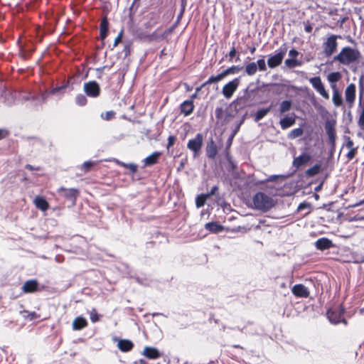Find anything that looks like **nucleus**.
Segmentation results:
<instances>
[{
  "instance_id": "4be33fe9",
  "label": "nucleus",
  "mask_w": 364,
  "mask_h": 364,
  "mask_svg": "<svg viewBox=\"0 0 364 364\" xmlns=\"http://www.w3.org/2000/svg\"><path fill=\"white\" fill-rule=\"evenodd\" d=\"M356 87L353 83L348 85L345 90V97L346 102L350 104V107L353 104L355 99Z\"/></svg>"
},
{
  "instance_id": "0eeeda50",
  "label": "nucleus",
  "mask_w": 364,
  "mask_h": 364,
  "mask_svg": "<svg viewBox=\"0 0 364 364\" xmlns=\"http://www.w3.org/2000/svg\"><path fill=\"white\" fill-rule=\"evenodd\" d=\"M240 83V77H235L232 80L226 83L222 90V94L227 99H230L237 90Z\"/></svg>"
},
{
  "instance_id": "c9c22d12",
  "label": "nucleus",
  "mask_w": 364,
  "mask_h": 364,
  "mask_svg": "<svg viewBox=\"0 0 364 364\" xmlns=\"http://www.w3.org/2000/svg\"><path fill=\"white\" fill-rule=\"evenodd\" d=\"M313 105L322 118H326L330 116L329 112L326 109L324 106L317 103L316 101L313 103Z\"/></svg>"
},
{
  "instance_id": "79ce46f5",
  "label": "nucleus",
  "mask_w": 364,
  "mask_h": 364,
  "mask_svg": "<svg viewBox=\"0 0 364 364\" xmlns=\"http://www.w3.org/2000/svg\"><path fill=\"white\" fill-rule=\"evenodd\" d=\"M341 77H342V75H341V73L336 71V72H332V73H329L327 78L330 83L334 84V83H336L337 82H338L341 80Z\"/></svg>"
},
{
  "instance_id": "bf43d9fd",
  "label": "nucleus",
  "mask_w": 364,
  "mask_h": 364,
  "mask_svg": "<svg viewBox=\"0 0 364 364\" xmlns=\"http://www.w3.org/2000/svg\"><path fill=\"white\" fill-rule=\"evenodd\" d=\"M285 176L284 175H272L269 176L264 181L265 182H276L279 178H284Z\"/></svg>"
},
{
  "instance_id": "7ed1b4c3",
  "label": "nucleus",
  "mask_w": 364,
  "mask_h": 364,
  "mask_svg": "<svg viewBox=\"0 0 364 364\" xmlns=\"http://www.w3.org/2000/svg\"><path fill=\"white\" fill-rule=\"evenodd\" d=\"M58 193L59 197L64 200V205L68 208H72L76 204L77 198L80 194V191L75 188H65L61 187L58 190Z\"/></svg>"
},
{
  "instance_id": "a18cd8bd",
  "label": "nucleus",
  "mask_w": 364,
  "mask_h": 364,
  "mask_svg": "<svg viewBox=\"0 0 364 364\" xmlns=\"http://www.w3.org/2000/svg\"><path fill=\"white\" fill-rule=\"evenodd\" d=\"M304 134V129L302 127H298L296 129H292L289 134H288V138L289 139H295L297 137H299L302 136Z\"/></svg>"
},
{
  "instance_id": "8fccbe9b",
  "label": "nucleus",
  "mask_w": 364,
  "mask_h": 364,
  "mask_svg": "<svg viewBox=\"0 0 364 364\" xmlns=\"http://www.w3.org/2000/svg\"><path fill=\"white\" fill-rule=\"evenodd\" d=\"M239 114V112L233 108L231 109L229 105L225 112V120H228L230 118L235 117Z\"/></svg>"
},
{
  "instance_id": "f03ea898",
  "label": "nucleus",
  "mask_w": 364,
  "mask_h": 364,
  "mask_svg": "<svg viewBox=\"0 0 364 364\" xmlns=\"http://www.w3.org/2000/svg\"><path fill=\"white\" fill-rule=\"evenodd\" d=\"M361 54L358 50L346 46L333 57V60L338 61L342 65H350L359 60Z\"/></svg>"
},
{
  "instance_id": "69168bd1",
  "label": "nucleus",
  "mask_w": 364,
  "mask_h": 364,
  "mask_svg": "<svg viewBox=\"0 0 364 364\" xmlns=\"http://www.w3.org/2000/svg\"><path fill=\"white\" fill-rule=\"evenodd\" d=\"M357 153V148L351 149L350 151L347 153L346 157L348 160H352L356 155Z\"/></svg>"
},
{
  "instance_id": "49530a36",
  "label": "nucleus",
  "mask_w": 364,
  "mask_h": 364,
  "mask_svg": "<svg viewBox=\"0 0 364 364\" xmlns=\"http://www.w3.org/2000/svg\"><path fill=\"white\" fill-rule=\"evenodd\" d=\"M257 70V64L255 62L250 63L245 66V73L248 75H253Z\"/></svg>"
},
{
  "instance_id": "2eb2a0df",
  "label": "nucleus",
  "mask_w": 364,
  "mask_h": 364,
  "mask_svg": "<svg viewBox=\"0 0 364 364\" xmlns=\"http://www.w3.org/2000/svg\"><path fill=\"white\" fill-rule=\"evenodd\" d=\"M292 294L298 298H308L310 292L307 287L302 284H296L291 287Z\"/></svg>"
},
{
  "instance_id": "ea45409f",
  "label": "nucleus",
  "mask_w": 364,
  "mask_h": 364,
  "mask_svg": "<svg viewBox=\"0 0 364 364\" xmlns=\"http://www.w3.org/2000/svg\"><path fill=\"white\" fill-rule=\"evenodd\" d=\"M292 107V101L290 100H284L281 102L279 107L280 113H284L289 111Z\"/></svg>"
},
{
  "instance_id": "0e129e2a",
  "label": "nucleus",
  "mask_w": 364,
  "mask_h": 364,
  "mask_svg": "<svg viewBox=\"0 0 364 364\" xmlns=\"http://www.w3.org/2000/svg\"><path fill=\"white\" fill-rule=\"evenodd\" d=\"M187 1L186 2H181V9L177 16H178V18H182L186 7Z\"/></svg>"
},
{
  "instance_id": "423d86ee",
  "label": "nucleus",
  "mask_w": 364,
  "mask_h": 364,
  "mask_svg": "<svg viewBox=\"0 0 364 364\" xmlns=\"http://www.w3.org/2000/svg\"><path fill=\"white\" fill-rule=\"evenodd\" d=\"M44 288L45 287L41 285L37 279H29L21 287V292L20 294L39 292L43 291Z\"/></svg>"
},
{
  "instance_id": "9b49d317",
  "label": "nucleus",
  "mask_w": 364,
  "mask_h": 364,
  "mask_svg": "<svg viewBox=\"0 0 364 364\" xmlns=\"http://www.w3.org/2000/svg\"><path fill=\"white\" fill-rule=\"evenodd\" d=\"M250 97L248 95H246L243 92L242 96L237 97L235 100H234L232 102L230 103V107L236 109L237 112H240L245 108L250 106L248 103V100Z\"/></svg>"
},
{
  "instance_id": "b1692460",
  "label": "nucleus",
  "mask_w": 364,
  "mask_h": 364,
  "mask_svg": "<svg viewBox=\"0 0 364 364\" xmlns=\"http://www.w3.org/2000/svg\"><path fill=\"white\" fill-rule=\"evenodd\" d=\"M272 107L273 104L271 103V105L267 107L260 108L255 114L251 113L250 116L254 115V121L255 122H258L259 121L262 120L272 110Z\"/></svg>"
},
{
  "instance_id": "4d7b16f0",
  "label": "nucleus",
  "mask_w": 364,
  "mask_h": 364,
  "mask_svg": "<svg viewBox=\"0 0 364 364\" xmlns=\"http://www.w3.org/2000/svg\"><path fill=\"white\" fill-rule=\"evenodd\" d=\"M122 53H124V58H127L131 54V43H127L124 45V48L122 50Z\"/></svg>"
},
{
  "instance_id": "5fc2aeb1",
  "label": "nucleus",
  "mask_w": 364,
  "mask_h": 364,
  "mask_svg": "<svg viewBox=\"0 0 364 364\" xmlns=\"http://www.w3.org/2000/svg\"><path fill=\"white\" fill-rule=\"evenodd\" d=\"M100 316L97 314L96 309H92L90 312V320L92 323H96L100 321Z\"/></svg>"
},
{
  "instance_id": "f8f14e48",
  "label": "nucleus",
  "mask_w": 364,
  "mask_h": 364,
  "mask_svg": "<svg viewBox=\"0 0 364 364\" xmlns=\"http://www.w3.org/2000/svg\"><path fill=\"white\" fill-rule=\"evenodd\" d=\"M15 97L13 93L9 90L4 85L0 86V104L6 106H11L14 104Z\"/></svg>"
},
{
  "instance_id": "20e7f679",
  "label": "nucleus",
  "mask_w": 364,
  "mask_h": 364,
  "mask_svg": "<svg viewBox=\"0 0 364 364\" xmlns=\"http://www.w3.org/2000/svg\"><path fill=\"white\" fill-rule=\"evenodd\" d=\"M287 48L286 44H283L279 48L275 50L274 54L268 55L267 65L270 68H274L280 65L287 53Z\"/></svg>"
},
{
  "instance_id": "473e14b6",
  "label": "nucleus",
  "mask_w": 364,
  "mask_h": 364,
  "mask_svg": "<svg viewBox=\"0 0 364 364\" xmlns=\"http://www.w3.org/2000/svg\"><path fill=\"white\" fill-rule=\"evenodd\" d=\"M333 92L332 100L336 107H339L343 105V97L341 92L333 85Z\"/></svg>"
},
{
  "instance_id": "dca6fc26",
  "label": "nucleus",
  "mask_w": 364,
  "mask_h": 364,
  "mask_svg": "<svg viewBox=\"0 0 364 364\" xmlns=\"http://www.w3.org/2000/svg\"><path fill=\"white\" fill-rule=\"evenodd\" d=\"M311 159V156L308 153H302L297 157H295L293 160V166L296 168V171L300 167L307 164Z\"/></svg>"
},
{
  "instance_id": "2f4dec72",
  "label": "nucleus",
  "mask_w": 364,
  "mask_h": 364,
  "mask_svg": "<svg viewBox=\"0 0 364 364\" xmlns=\"http://www.w3.org/2000/svg\"><path fill=\"white\" fill-rule=\"evenodd\" d=\"M70 80H67V81L64 82L62 85L56 86V87H53V89H51L49 91V93L51 95H55L60 92L64 91L65 89H67L68 87L70 88V90H73V85L70 86Z\"/></svg>"
},
{
  "instance_id": "1a4fd4ad",
  "label": "nucleus",
  "mask_w": 364,
  "mask_h": 364,
  "mask_svg": "<svg viewBox=\"0 0 364 364\" xmlns=\"http://www.w3.org/2000/svg\"><path fill=\"white\" fill-rule=\"evenodd\" d=\"M83 90L86 95L90 97H97L100 95V87L98 82L95 80L85 82Z\"/></svg>"
},
{
  "instance_id": "c756f323",
  "label": "nucleus",
  "mask_w": 364,
  "mask_h": 364,
  "mask_svg": "<svg viewBox=\"0 0 364 364\" xmlns=\"http://www.w3.org/2000/svg\"><path fill=\"white\" fill-rule=\"evenodd\" d=\"M161 154V153L159 151H154L144 159V165L146 166H151L157 164Z\"/></svg>"
},
{
  "instance_id": "37998d69",
  "label": "nucleus",
  "mask_w": 364,
  "mask_h": 364,
  "mask_svg": "<svg viewBox=\"0 0 364 364\" xmlns=\"http://www.w3.org/2000/svg\"><path fill=\"white\" fill-rule=\"evenodd\" d=\"M208 198H209L208 195H206L205 193H202L200 195H198L196 198V205L197 208L203 207L205 205V203Z\"/></svg>"
},
{
  "instance_id": "39448f33",
  "label": "nucleus",
  "mask_w": 364,
  "mask_h": 364,
  "mask_svg": "<svg viewBox=\"0 0 364 364\" xmlns=\"http://www.w3.org/2000/svg\"><path fill=\"white\" fill-rule=\"evenodd\" d=\"M345 313V308L342 304L338 305L335 308H330L326 311V316L328 321L333 324H338L341 323V317Z\"/></svg>"
},
{
  "instance_id": "e2e57ef3",
  "label": "nucleus",
  "mask_w": 364,
  "mask_h": 364,
  "mask_svg": "<svg viewBox=\"0 0 364 364\" xmlns=\"http://www.w3.org/2000/svg\"><path fill=\"white\" fill-rule=\"evenodd\" d=\"M176 141V137L174 135H170L168 137V143L166 145V148L168 149L170 147L174 145Z\"/></svg>"
},
{
  "instance_id": "a878e982",
  "label": "nucleus",
  "mask_w": 364,
  "mask_h": 364,
  "mask_svg": "<svg viewBox=\"0 0 364 364\" xmlns=\"http://www.w3.org/2000/svg\"><path fill=\"white\" fill-rule=\"evenodd\" d=\"M205 230L211 233H219L224 230L225 227L218 222H209L205 225Z\"/></svg>"
},
{
  "instance_id": "de8ad7c7",
  "label": "nucleus",
  "mask_w": 364,
  "mask_h": 364,
  "mask_svg": "<svg viewBox=\"0 0 364 364\" xmlns=\"http://www.w3.org/2000/svg\"><path fill=\"white\" fill-rule=\"evenodd\" d=\"M75 104L80 107L85 106L87 103V97L82 94H78L75 99Z\"/></svg>"
},
{
  "instance_id": "f257e3e1",
  "label": "nucleus",
  "mask_w": 364,
  "mask_h": 364,
  "mask_svg": "<svg viewBox=\"0 0 364 364\" xmlns=\"http://www.w3.org/2000/svg\"><path fill=\"white\" fill-rule=\"evenodd\" d=\"M253 208L263 213H267L275 206L277 202L263 192L256 193L252 198Z\"/></svg>"
},
{
  "instance_id": "f704fd0d",
  "label": "nucleus",
  "mask_w": 364,
  "mask_h": 364,
  "mask_svg": "<svg viewBox=\"0 0 364 364\" xmlns=\"http://www.w3.org/2000/svg\"><path fill=\"white\" fill-rule=\"evenodd\" d=\"M243 69L242 66L240 65H232L227 69L224 70L222 73L224 77L231 74H236Z\"/></svg>"
},
{
  "instance_id": "f3484780",
  "label": "nucleus",
  "mask_w": 364,
  "mask_h": 364,
  "mask_svg": "<svg viewBox=\"0 0 364 364\" xmlns=\"http://www.w3.org/2000/svg\"><path fill=\"white\" fill-rule=\"evenodd\" d=\"M315 247L318 250L324 251L334 247L332 240L328 237H321L315 242Z\"/></svg>"
},
{
  "instance_id": "72a5a7b5",
  "label": "nucleus",
  "mask_w": 364,
  "mask_h": 364,
  "mask_svg": "<svg viewBox=\"0 0 364 364\" xmlns=\"http://www.w3.org/2000/svg\"><path fill=\"white\" fill-rule=\"evenodd\" d=\"M159 17H160V15L159 13H156V12L149 13L148 14V18H149V21L146 23V27L149 28V27H152V26H155L158 23Z\"/></svg>"
},
{
  "instance_id": "c03bdc74",
  "label": "nucleus",
  "mask_w": 364,
  "mask_h": 364,
  "mask_svg": "<svg viewBox=\"0 0 364 364\" xmlns=\"http://www.w3.org/2000/svg\"><path fill=\"white\" fill-rule=\"evenodd\" d=\"M311 208V203H308V202H306V201H304L301 203H299L298 208H297V210L296 211L297 212H301L302 210H309L306 213H304L302 215V216H306L308 214L310 213V209Z\"/></svg>"
},
{
  "instance_id": "cd10ccee",
  "label": "nucleus",
  "mask_w": 364,
  "mask_h": 364,
  "mask_svg": "<svg viewBox=\"0 0 364 364\" xmlns=\"http://www.w3.org/2000/svg\"><path fill=\"white\" fill-rule=\"evenodd\" d=\"M294 117L285 116L280 119L279 124L282 129H287L295 124V114L292 113Z\"/></svg>"
},
{
  "instance_id": "4c0bfd02",
  "label": "nucleus",
  "mask_w": 364,
  "mask_h": 364,
  "mask_svg": "<svg viewBox=\"0 0 364 364\" xmlns=\"http://www.w3.org/2000/svg\"><path fill=\"white\" fill-rule=\"evenodd\" d=\"M223 78L224 77L222 73L218 74L217 75H212L205 82L202 84V87H206L208 85L217 83L219 81L222 80Z\"/></svg>"
},
{
  "instance_id": "a19ab883",
  "label": "nucleus",
  "mask_w": 364,
  "mask_h": 364,
  "mask_svg": "<svg viewBox=\"0 0 364 364\" xmlns=\"http://www.w3.org/2000/svg\"><path fill=\"white\" fill-rule=\"evenodd\" d=\"M21 314L24 318L28 319L29 321L36 320V318H39V316H40L35 311L30 312L26 310H23V311H21Z\"/></svg>"
},
{
  "instance_id": "6ab92c4d",
  "label": "nucleus",
  "mask_w": 364,
  "mask_h": 364,
  "mask_svg": "<svg viewBox=\"0 0 364 364\" xmlns=\"http://www.w3.org/2000/svg\"><path fill=\"white\" fill-rule=\"evenodd\" d=\"M205 154L208 159H214L218 154V147L212 137L206 144Z\"/></svg>"
},
{
  "instance_id": "aec40b11",
  "label": "nucleus",
  "mask_w": 364,
  "mask_h": 364,
  "mask_svg": "<svg viewBox=\"0 0 364 364\" xmlns=\"http://www.w3.org/2000/svg\"><path fill=\"white\" fill-rule=\"evenodd\" d=\"M109 21L106 16L102 18L100 24V36L99 38L102 41H104L108 36L109 32Z\"/></svg>"
},
{
  "instance_id": "412c9836",
  "label": "nucleus",
  "mask_w": 364,
  "mask_h": 364,
  "mask_svg": "<svg viewBox=\"0 0 364 364\" xmlns=\"http://www.w3.org/2000/svg\"><path fill=\"white\" fill-rule=\"evenodd\" d=\"M336 119H326L325 121V130L326 132V134L328 136V138L331 137H336Z\"/></svg>"
},
{
  "instance_id": "13d9d810",
  "label": "nucleus",
  "mask_w": 364,
  "mask_h": 364,
  "mask_svg": "<svg viewBox=\"0 0 364 364\" xmlns=\"http://www.w3.org/2000/svg\"><path fill=\"white\" fill-rule=\"evenodd\" d=\"M359 89H360L359 107H361L362 106L363 92V76H361L359 80Z\"/></svg>"
},
{
  "instance_id": "ddd939ff",
  "label": "nucleus",
  "mask_w": 364,
  "mask_h": 364,
  "mask_svg": "<svg viewBox=\"0 0 364 364\" xmlns=\"http://www.w3.org/2000/svg\"><path fill=\"white\" fill-rule=\"evenodd\" d=\"M309 81L312 87L325 99L329 98L328 92L326 90L324 85L319 76L311 77Z\"/></svg>"
},
{
  "instance_id": "603ef678",
  "label": "nucleus",
  "mask_w": 364,
  "mask_h": 364,
  "mask_svg": "<svg viewBox=\"0 0 364 364\" xmlns=\"http://www.w3.org/2000/svg\"><path fill=\"white\" fill-rule=\"evenodd\" d=\"M244 123H242L241 121L240 120H237L236 121L234 124L232 125V132H231V134H234V135H236L238 132L240 131V127Z\"/></svg>"
},
{
  "instance_id": "864d4df0",
  "label": "nucleus",
  "mask_w": 364,
  "mask_h": 364,
  "mask_svg": "<svg viewBox=\"0 0 364 364\" xmlns=\"http://www.w3.org/2000/svg\"><path fill=\"white\" fill-rule=\"evenodd\" d=\"M95 164V163L94 161H85L82 165V169L85 171V172H87L89 171L91 168Z\"/></svg>"
},
{
  "instance_id": "680f3d73",
  "label": "nucleus",
  "mask_w": 364,
  "mask_h": 364,
  "mask_svg": "<svg viewBox=\"0 0 364 364\" xmlns=\"http://www.w3.org/2000/svg\"><path fill=\"white\" fill-rule=\"evenodd\" d=\"M122 164L123 166L129 168L130 171L132 173H136L137 171V165H136L134 164L122 163Z\"/></svg>"
},
{
  "instance_id": "bb28decb",
  "label": "nucleus",
  "mask_w": 364,
  "mask_h": 364,
  "mask_svg": "<svg viewBox=\"0 0 364 364\" xmlns=\"http://www.w3.org/2000/svg\"><path fill=\"white\" fill-rule=\"evenodd\" d=\"M88 323L85 318L82 316L76 317L73 321L72 327L74 331H80L87 326Z\"/></svg>"
},
{
  "instance_id": "5701e85b",
  "label": "nucleus",
  "mask_w": 364,
  "mask_h": 364,
  "mask_svg": "<svg viewBox=\"0 0 364 364\" xmlns=\"http://www.w3.org/2000/svg\"><path fill=\"white\" fill-rule=\"evenodd\" d=\"M194 103L191 100H185L180 105V112L184 116H189L194 110Z\"/></svg>"
},
{
  "instance_id": "7c9ffc66",
  "label": "nucleus",
  "mask_w": 364,
  "mask_h": 364,
  "mask_svg": "<svg viewBox=\"0 0 364 364\" xmlns=\"http://www.w3.org/2000/svg\"><path fill=\"white\" fill-rule=\"evenodd\" d=\"M321 171H322V166H321V164L317 163V164H314L312 167L308 168L305 171V174L308 177H314Z\"/></svg>"
},
{
  "instance_id": "4468645a",
  "label": "nucleus",
  "mask_w": 364,
  "mask_h": 364,
  "mask_svg": "<svg viewBox=\"0 0 364 364\" xmlns=\"http://www.w3.org/2000/svg\"><path fill=\"white\" fill-rule=\"evenodd\" d=\"M113 341L117 343L118 348L122 352H124V353H127V352L131 351L134 346V343L131 340H129V339H122V338H119L115 336L113 338Z\"/></svg>"
},
{
  "instance_id": "052dcab7",
  "label": "nucleus",
  "mask_w": 364,
  "mask_h": 364,
  "mask_svg": "<svg viewBox=\"0 0 364 364\" xmlns=\"http://www.w3.org/2000/svg\"><path fill=\"white\" fill-rule=\"evenodd\" d=\"M223 113H224V110H223V107H216V109L215 110V118L218 120L221 119L223 116Z\"/></svg>"
},
{
  "instance_id": "09e8293b",
  "label": "nucleus",
  "mask_w": 364,
  "mask_h": 364,
  "mask_svg": "<svg viewBox=\"0 0 364 364\" xmlns=\"http://www.w3.org/2000/svg\"><path fill=\"white\" fill-rule=\"evenodd\" d=\"M116 112L113 110L102 112L100 115L101 118L106 121H110L115 117Z\"/></svg>"
},
{
  "instance_id": "338daca9",
  "label": "nucleus",
  "mask_w": 364,
  "mask_h": 364,
  "mask_svg": "<svg viewBox=\"0 0 364 364\" xmlns=\"http://www.w3.org/2000/svg\"><path fill=\"white\" fill-rule=\"evenodd\" d=\"M123 29H122L120 31V32L118 33L117 36L114 39V44H113V47H116L119 43L122 41V36H123Z\"/></svg>"
},
{
  "instance_id": "6e6d98bb",
  "label": "nucleus",
  "mask_w": 364,
  "mask_h": 364,
  "mask_svg": "<svg viewBox=\"0 0 364 364\" xmlns=\"http://www.w3.org/2000/svg\"><path fill=\"white\" fill-rule=\"evenodd\" d=\"M235 136V135H234L232 134H230V136H228V139L226 141V144H225V152H226V154L228 153V149L232 146V141H233V139H234Z\"/></svg>"
},
{
  "instance_id": "774afa93",
  "label": "nucleus",
  "mask_w": 364,
  "mask_h": 364,
  "mask_svg": "<svg viewBox=\"0 0 364 364\" xmlns=\"http://www.w3.org/2000/svg\"><path fill=\"white\" fill-rule=\"evenodd\" d=\"M360 220H364V215H360L359 214H357V215H354L353 217H350L348 219V222L360 221Z\"/></svg>"
},
{
  "instance_id": "9d476101",
  "label": "nucleus",
  "mask_w": 364,
  "mask_h": 364,
  "mask_svg": "<svg viewBox=\"0 0 364 364\" xmlns=\"http://www.w3.org/2000/svg\"><path fill=\"white\" fill-rule=\"evenodd\" d=\"M203 134L198 133L195 138L191 139L187 144L188 149L193 152L194 156L199 154L203 146Z\"/></svg>"
},
{
  "instance_id": "6e6552de",
  "label": "nucleus",
  "mask_w": 364,
  "mask_h": 364,
  "mask_svg": "<svg viewBox=\"0 0 364 364\" xmlns=\"http://www.w3.org/2000/svg\"><path fill=\"white\" fill-rule=\"evenodd\" d=\"M337 38V36L332 35L323 43V53L326 57H330L336 52L338 46Z\"/></svg>"
},
{
  "instance_id": "c85d7f7f",
  "label": "nucleus",
  "mask_w": 364,
  "mask_h": 364,
  "mask_svg": "<svg viewBox=\"0 0 364 364\" xmlns=\"http://www.w3.org/2000/svg\"><path fill=\"white\" fill-rule=\"evenodd\" d=\"M34 203L36 207L42 211H46L49 208L48 202L43 196H36L34 199Z\"/></svg>"
},
{
  "instance_id": "3c124183",
  "label": "nucleus",
  "mask_w": 364,
  "mask_h": 364,
  "mask_svg": "<svg viewBox=\"0 0 364 364\" xmlns=\"http://www.w3.org/2000/svg\"><path fill=\"white\" fill-rule=\"evenodd\" d=\"M255 63L257 64V67L259 70L265 71L267 70L264 56L262 55V58L258 59Z\"/></svg>"
},
{
  "instance_id": "58836bf2",
  "label": "nucleus",
  "mask_w": 364,
  "mask_h": 364,
  "mask_svg": "<svg viewBox=\"0 0 364 364\" xmlns=\"http://www.w3.org/2000/svg\"><path fill=\"white\" fill-rule=\"evenodd\" d=\"M285 65L289 68H294L297 66L302 65V61L297 60L296 58H287L284 61Z\"/></svg>"
},
{
  "instance_id": "a211bd4d",
  "label": "nucleus",
  "mask_w": 364,
  "mask_h": 364,
  "mask_svg": "<svg viewBox=\"0 0 364 364\" xmlns=\"http://www.w3.org/2000/svg\"><path fill=\"white\" fill-rule=\"evenodd\" d=\"M142 355L146 358L150 360H155L162 356L163 353H161L156 348L151 346H146L144 348Z\"/></svg>"
},
{
  "instance_id": "393cba45",
  "label": "nucleus",
  "mask_w": 364,
  "mask_h": 364,
  "mask_svg": "<svg viewBox=\"0 0 364 364\" xmlns=\"http://www.w3.org/2000/svg\"><path fill=\"white\" fill-rule=\"evenodd\" d=\"M23 99L26 101H31L33 106H38L44 102L46 97L42 95H36L28 94L23 97Z\"/></svg>"
},
{
  "instance_id": "e433bc0d",
  "label": "nucleus",
  "mask_w": 364,
  "mask_h": 364,
  "mask_svg": "<svg viewBox=\"0 0 364 364\" xmlns=\"http://www.w3.org/2000/svg\"><path fill=\"white\" fill-rule=\"evenodd\" d=\"M260 90V85H255V83L250 82L248 86L243 90V92L246 95H248L250 97H251L252 95L255 94L256 92Z\"/></svg>"
}]
</instances>
